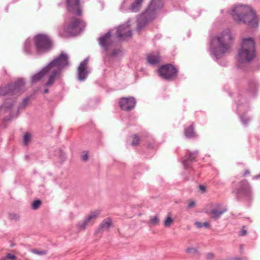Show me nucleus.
Here are the masks:
<instances>
[{
    "instance_id": "f257e3e1",
    "label": "nucleus",
    "mask_w": 260,
    "mask_h": 260,
    "mask_svg": "<svg viewBox=\"0 0 260 260\" xmlns=\"http://www.w3.org/2000/svg\"><path fill=\"white\" fill-rule=\"evenodd\" d=\"M233 19L238 23H245L252 27L258 25V20L252 9L244 5H238L234 8L232 13Z\"/></svg>"
},
{
    "instance_id": "f03ea898",
    "label": "nucleus",
    "mask_w": 260,
    "mask_h": 260,
    "mask_svg": "<svg viewBox=\"0 0 260 260\" xmlns=\"http://www.w3.org/2000/svg\"><path fill=\"white\" fill-rule=\"evenodd\" d=\"M233 41L230 30L226 29L212 39L211 49L216 56L225 53L230 50Z\"/></svg>"
},
{
    "instance_id": "7ed1b4c3",
    "label": "nucleus",
    "mask_w": 260,
    "mask_h": 260,
    "mask_svg": "<svg viewBox=\"0 0 260 260\" xmlns=\"http://www.w3.org/2000/svg\"><path fill=\"white\" fill-rule=\"evenodd\" d=\"M68 63V57L64 54H61L59 56L51 61L48 65V72L50 77L46 85L51 86L55 80L59 75L61 69Z\"/></svg>"
},
{
    "instance_id": "20e7f679",
    "label": "nucleus",
    "mask_w": 260,
    "mask_h": 260,
    "mask_svg": "<svg viewBox=\"0 0 260 260\" xmlns=\"http://www.w3.org/2000/svg\"><path fill=\"white\" fill-rule=\"evenodd\" d=\"M84 21L75 17H70L62 30L59 31V35L67 38L79 34L85 27Z\"/></svg>"
},
{
    "instance_id": "39448f33",
    "label": "nucleus",
    "mask_w": 260,
    "mask_h": 260,
    "mask_svg": "<svg viewBox=\"0 0 260 260\" xmlns=\"http://www.w3.org/2000/svg\"><path fill=\"white\" fill-rule=\"evenodd\" d=\"M255 55V43L251 38H244L243 40L241 48L239 50L238 60L239 62H248Z\"/></svg>"
},
{
    "instance_id": "423d86ee",
    "label": "nucleus",
    "mask_w": 260,
    "mask_h": 260,
    "mask_svg": "<svg viewBox=\"0 0 260 260\" xmlns=\"http://www.w3.org/2000/svg\"><path fill=\"white\" fill-rule=\"evenodd\" d=\"M34 39L38 51H46L51 48L52 42L47 36L43 34H39L37 35Z\"/></svg>"
},
{
    "instance_id": "0eeeda50",
    "label": "nucleus",
    "mask_w": 260,
    "mask_h": 260,
    "mask_svg": "<svg viewBox=\"0 0 260 260\" xmlns=\"http://www.w3.org/2000/svg\"><path fill=\"white\" fill-rule=\"evenodd\" d=\"M24 85V81L20 79L14 84L10 85L7 87L0 88V95H5L7 93H11L13 95L20 94L23 91Z\"/></svg>"
},
{
    "instance_id": "6e6552de",
    "label": "nucleus",
    "mask_w": 260,
    "mask_h": 260,
    "mask_svg": "<svg viewBox=\"0 0 260 260\" xmlns=\"http://www.w3.org/2000/svg\"><path fill=\"white\" fill-rule=\"evenodd\" d=\"M159 75L167 80H173L177 77V70L172 64L161 66L158 70Z\"/></svg>"
},
{
    "instance_id": "1a4fd4ad",
    "label": "nucleus",
    "mask_w": 260,
    "mask_h": 260,
    "mask_svg": "<svg viewBox=\"0 0 260 260\" xmlns=\"http://www.w3.org/2000/svg\"><path fill=\"white\" fill-rule=\"evenodd\" d=\"M68 10L77 16L82 15V8L79 0H66Z\"/></svg>"
},
{
    "instance_id": "9d476101",
    "label": "nucleus",
    "mask_w": 260,
    "mask_h": 260,
    "mask_svg": "<svg viewBox=\"0 0 260 260\" xmlns=\"http://www.w3.org/2000/svg\"><path fill=\"white\" fill-rule=\"evenodd\" d=\"M136 101L132 97L122 98L119 101V105L123 110L130 111L135 106Z\"/></svg>"
},
{
    "instance_id": "9b49d317",
    "label": "nucleus",
    "mask_w": 260,
    "mask_h": 260,
    "mask_svg": "<svg viewBox=\"0 0 260 260\" xmlns=\"http://www.w3.org/2000/svg\"><path fill=\"white\" fill-rule=\"evenodd\" d=\"M117 34L118 37L124 40L127 37L132 36V31L127 24L120 25L117 29Z\"/></svg>"
},
{
    "instance_id": "f8f14e48",
    "label": "nucleus",
    "mask_w": 260,
    "mask_h": 260,
    "mask_svg": "<svg viewBox=\"0 0 260 260\" xmlns=\"http://www.w3.org/2000/svg\"><path fill=\"white\" fill-rule=\"evenodd\" d=\"M227 209L220 205H217L215 208H213L209 213L211 218L215 220L218 219Z\"/></svg>"
},
{
    "instance_id": "ddd939ff",
    "label": "nucleus",
    "mask_w": 260,
    "mask_h": 260,
    "mask_svg": "<svg viewBox=\"0 0 260 260\" xmlns=\"http://www.w3.org/2000/svg\"><path fill=\"white\" fill-rule=\"evenodd\" d=\"M88 62V59H85L84 61L81 62L80 66L78 67V73L79 79L80 80H83L86 78L87 75L88 73L87 70V65Z\"/></svg>"
},
{
    "instance_id": "4468645a",
    "label": "nucleus",
    "mask_w": 260,
    "mask_h": 260,
    "mask_svg": "<svg viewBox=\"0 0 260 260\" xmlns=\"http://www.w3.org/2000/svg\"><path fill=\"white\" fill-rule=\"evenodd\" d=\"M164 5V0H152L150 6L151 11L155 12L160 10Z\"/></svg>"
},
{
    "instance_id": "2eb2a0df",
    "label": "nucleus",
    "mask_w": 260,
    "mask_h": 260,
    "mask_svg": "<svg viewBox=\"0 0 260 260\" xmlns=\"http://www.w3.org/2000/svg\"><path fill=\"white\" fill-rule=\"evenodd\" d=\"M100 45L104 47L106 49L111 44V34L110 32L107 33L105 36L100 39Z\"/></svg>"
},
{
    "instance_id": "dca6fc26",
    "label": "nucleus",
    "mask_w": 260,
    "mask_h": 260,
    "mask_svg": "<svg viewBox=\"0 0 260 260\" xmlns=\"http://www.w3.org/2000/svg\"><path fill=\"white\" fill-rule=\"evenodd\" d=\"M48 72V66L43 68L40 72L35 75L32 78V81L34 82H37L41 80L44 76Z\"/></svg>"
},
{
    "instance_id": "f3484780",
    "label": "nucleus",
    "mask_w": 260,
    "mask_h": 260,
    "mask_svg": "<svg viewBox=\"0 0 260 260\" xmlns=\"http://www.w3.org/2000/svg\"><path fill=\"white\" fill-rule=\"evenodd\" d=\"M48 72V66L43 68L40 72L35 75L32 78V81L34 82H37L41 80L44 76Z\"/></svg>"
},
{
    "instance_id": "a211bd4d",
    "label": "nucleus",
    "mask_w": 260,
    "mask_h": 260,
    "mask_svg": "<svg viewBox=\"0 0 260 260\" xmlns=\"http://www.w3.org/2000/svg\"><path fill=\"white\" fill-rule=\"evenodd\" d=\"M160 61V57L158 54L151 53L147 56V61L151 64H155Z\"/></svg>"
},
{
    "instance_id": "6ab92c4d",
    "label": "nucleus",
    "mask_w": 260,
    "mask_h": 260,
    "mask_svg": "<svg viewBox=\"0 0 260 260\" xmlns=\"http://www.w3.org/2000/svg\"><path fill=\"white\" fill-rule=\"evenodd\" d=\"M112 225V221L110 218L104 219L100 225V229L103 231L109 230L110 226Z\"/></svg>"
},
{
    "instance_id": "aec40b11",
    "label": "nucleus",
    "mask_w": 260,
    "mask_h": 260,
    "mask_svg": "<svg viewBox=\"0 0 260 260\" xmlns=\"http://www.w3.org/2000/svg\"><path fill=\"white\" fill-rule=\"evenodd\" d=\"M143 0H135V1L131 5L129 8L131 12H136L138 11L141 7Z\"/></svg>"
},
{
    "instance_id": "412c9836",
    "label": "nucleus",
    "mask_w": 260,
    "mask_h": 260,
    "mask_svg": "<svg viewBox=\"0 0 260 260\" xmlns=\"http://www.w3.org/2000/svg\"><path fill=\"white\" fill-rule=\"evenodd\" d=\"M184 134L187 138H193L196 136L192 125H189L185 129Z\"/></svg>"
},
{
    "instance_id": "4be33fe9",
    "label": "nucleus",
    "mask_w": 260,
    "mask_h": 260,
    "mask_svg": "<svg viewBox=\"0 0 260 260\" xmlns=\"http://www.w3.org/2000/svg\"><path fill=\"white\" fill-rule=\"evenodd\" d=\"M197 154L196 153H189L186 156V158L183 161L184 166L187 168L188 167V164L189 162L192 161L197 157Z\"/></svg>"
},
{
    "instance_id": "5701e85b",
    "label": "nucleus",
    "mask_w": 260,
    "mask_h": 260,
    "mask_svg": "<svg viewBox=\"0 0 260 260\" xmlns=\"http://www.w3.org/2000/svg\"><path fill=\"white\" fill-rule=\"evenodd\" d=\"M132 141L131 145L132 146H138L140 143V138L137 135H133L132 136Z\"/></svg>"
},
{
    "instance_id": "b1692460",
    "label": "nucleus",
    "mask_w": 260,
    "mask_h": 260,
    "mask_svg": "<svg viewBox=\"0 0 260 260\" xmlns=\"http://www.w3.org/2000/svg\"><path fill=\"white\" fill-rule=\"evenodd\" d=\"M100 214V212L99 211H95L93 212H91L88 216L87 217V220L89 222H90L91 220L95 219Z\"/></svg>"
},
{
    "instance_id": "393cba45",
    "label": "nucleus",
    "mask_w": 260,
    "mask_h": 260,
    "mask_svg": "<svg viewBox=\"0 0 260 260\" xmlns=\"http://www.w3.org/2000/svg\"><path fill=\"white\" fill-rule=\"evenodd\" d=\"M173 223V219L170 215H168L164 221V225L165 227L169 228Z\"/></svg>"
},
{
    "instance_id": "a878e982",
    "label": "nucleus",
    "mask_w": 260,
    "mask_h": 260,
    "mask_svg": "<svg viewBox=\"0 0 260 260\" xmlns=\"http://www.w3.org/2000/svg\"><path fill=\"white\" fill-rule=\"evenodd\" d=\"M240 189L242 190H245L249 188V184L247 180H243L240 182Z\"/></svg>"
},
{
    "instance_id": "bb28decb",
    "label": "nucleus",
    "mask_w": 260,
    "mask_h": 260,
    "mask_svg": "<svg viewBox=\"0 0 260 260\" xmlns=\"http://www.w3.org/2000/svg\"><path fill=\"white\" fill-rule=\"evenodd\" d=\"M159 219L157 216H154L152 217L149 221V223L152 225H153V226L157 225L159 223Z\"/></svg>"
},
{
    "instance_id": "cd10ccee",
    "label": "nucleus",
    "mask_w": 260,
    "mask_h": 260,
    "mask_svg": "<svg viewBox=\"0 0 260 260\" xmlns=\"http://www.w3.org/2000/svg\"><path fill=\"white\" fill-rule=\"evenodd\" d=\"M89 222L87 219H85L82 222L78 223L77 226L79 229L84 230Z\"/></svg>"
},
{
    "instance_id": "c85d7f7f",
    "label": "nucleus",
    "mask_w": 260,
    "mask_h": 260,
    "mask_svg": "<svg viewBox=\"0 0 260 260\" xmlns=\"http://www.w3.org/2000/svg\"><path fill=\"white\" fill-rule=\"evenodd\" d=\"M195 225L198 228H202L203 226H205V228H209L210 227V224L207 222H205L204 223H202V222L197 221L195 223Z\"/></svg>"
},
{
    "instance_id": "c756f323",
    "label": "nucleus",
    "mask_w": 260,
    "mask_h": 260,
    "mask_svg": "<svg viewBox=\"0 0 260 260\" xmlns=\"http://www.w3.org/2000/svg\"><path fill=\"white\" fill-rule=\"evenodd\" d=\"M24 143L25 145H27L31 140V135L29 133H26L24 135Z\"/></svg>"
},
{
    "instance_id": "7c9ffc66",
    "label": "nucleus",
    "mask_w": 260,
    "mask_h": 260,
    "mask_svg": "<svg viewBox=\"0 0 260 260\" xmlns=\"http://www.w3.org/2000/svg\"><path fill=\"white\" fill-rule=\"evenodd\" d=\"M41 204V202L40 200L35 201L31 204V207L34 210L38 209Z\"/></svg>"
},
{
    "instance_id": "2f4dec72",
    "label": "nucleus",
    "mask_w": 260,
    "mask_h": 260,
    "mask_svg": "<svg viewBox=\"0 0 260 260\" xmlns=\"http://www.w3.org/2000/svg\"><path fill=\"white\" fill-rule=\"evenodd\" d=\"M31 251L35 254H38V255H44L47 253L46 251L45 250H42V251H39L36 249H33L31 250Z\"/></svg>"
},
{
    "instance_id": "473e14b6",
    "label": "nucleus",
    "mask_w": 260,
    "mask_h": 260,
    "mask_svg": "<svg viewBox=\"0 0 260 260\" xmlns=\"http://www.w3.org/2000/svg\"><path fill=\"white\" fill-rule=\"evenodd\" d=\"M88 159V152L87 151H83L82 153L81 159L84 161H87Z\"/></svg>"
},
{
    "instance_id": "72a5a7b5",
    "label": "nucleus",
    "mask_w": 260,
    "mask_h": 260,
    "mask_svg": "<svg viewBox=\"0 0 260 260\" xmlns=\"http://www.w3.org/2000/svg\"><path fill=\"white\" fill-rule=\"evenodd\" d=\"M10 217L11 219L16 221L19 220L20 219L19 215L16 214H11L10 215Z\"/></svg>"
},
{
    "instance_id": "f704fd0d",
    "label": "nucleus",
    "mask_w": 260,
    "mask_h": 260,
    "mask_svg": "<svg viewBox=\"0 0 260 260\" xmlns=\"http://www.w3.org/2000/svg\"><path fill=\"white\" fill-rule=\"evenodd\" d=\"M245 226H243L241 231L239 232V235L240 236H243L246 235L247 231L245 229Z\"/></svg>"
},
{
    "instance_id": "c9c22d12",
    "label": "nucleus",
    "mask_w": 260,
    "mask_h": 260,
    "mask_svg": "<svg viewBox=\"0 0 260 260\" xmlns=\"http://www.w3.org/2000/svg\"><path fill=\"white\" fill-rule=\"evenodd\" d=\"M186 252L189 253H193L197 252V250L193 247H190L186 249Z\"/></svg>"
},
{
    "instance_id": "e433bc0d",
    "label": "nucleus",
    "mask_w": 260,
    "mask_h": 260,
    "mask_svg": "<svg viewBox=\"0 0 260 260\" xmlns=\"http://www.w3.org/2000/svg\"><path fill=\"white\" fill-rule=\"evenodd\" d=\"M29 101V97H27V98H25L22 102V106H23V107H25V106H26V105L28 104Z\"/></svg>"
},
{
    "instance_id": "4c0bfd02",
    "label": "nucleus",
    "mask_w": 260,
    "mask_h": 260,
    "mask_svg": "<svg viewBox=\"0 0 260 260\" xmlns=\"http://www.w3.org/2000/svg\"><path fill=\"white\" fill-rule=\"evenodd\" d=\"M6 258H9L12 260H15L16 259L17 257L14 255H12L10 253H8L6 256Z\"/></svg>"
},
{
    "instance_id": "58836bf2",
    "label": "nucleus",
    "mask_w": 260,
    "mask_h": 260,
    "mask_svg": "<svg viewBox=\"0 0 260 260\" xmlns=\"http://www.w3.org/2000/svg\"><path fill=\"white\" fill-rule=\"evenodd\" d=\"M206 256L207 259L211 260L214 258V254L212 253H208Z\"/></svg>"
},
{
    "instance_id": "ea45409f",
    "label": "nucleus",
    "mask_w": 260,
    "mask_h": 260,
    "mask_svg": "<svg viewBox=\"0 0 260 260\" xmlns=\"http://www.w3.org/2000/svg\"><path fill=\"white\" fill-rule=\"evenodd\" d=\"M195 202L194 201L190 202L188 205V208H192L195 206Z\"/></svg>"
},
{
    "instance_id": "a19ab883",
    "label": "nucleus",
    "mask_w": 260,
    "mask_h": 260,
    "mask_svg": "<svg viewBox=\"0 0 260 260\" xmlns=\"http://www.w3.org/2000/svg\"><path fill=\"white\" fill-rule=\"evenodd\" d=\"M199 189L203 192H205L206 191V187L204 185H200L199 186Z\"/></svg>"
},
{
    "instance_id": "79ce46f5",
    "label": "nucleus",
    "mask_w": 260,
    "mask_h": 260,
    "mask_svg": "<svg viewBox=\"0 0 260 260\" xmlns=\"http://www.w3.org/2000/svg\"><path fill=\"white\" fill-rule=\"evenodd\" d=\"M250 174V171L249 170H245L244 172H243V177H245L247 175H249Z\"/></svg>"
},
{
    "instance_id": "37998d69",
    "label": "nucleus",
    "mask_w": 260,
    "mask_h": 260,
    "mask_svg": "<svg viewBox=\"0 0 260 260\" xmlns=\"http://www.w3.org/2000/svg\"><path fill=\"white\" fill-rule=\"evenodd\" d=\"M228 260H241V259L239 258H231Z\"/></svg>"
},
{
    "instance_id": "c03bdc74",
    "label": "nucleus",
    "mask_w": 260,
    "mask_h": 260,
    "mask_svg": "<svg viewBox=\"0 0 260 260\" xmlns=\"http://www.w3.org/2000/svg\"><path fill=\"white\" fill-rule=\"evenodd\" d=\"M49 92V90L48 89H46L45 90H44V92L46 93H48Z\"/></svg>"
},
{
    "instance_id": "a18cd8bd",
    "label": "nucleus",
    "mask_w": 260,
    "mask_h": 260,
    "mask_svg": "<svg viewBox=\"0 0 260 260\" xmlns=\"http://www.w3.org/2000/svg\"><path fill=\"white\" fill-rule=\"evenodd\" d=\"M256 177L257 178L260 177V174L259 175H258Z\"/></svg>"
}]
</instances>
